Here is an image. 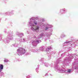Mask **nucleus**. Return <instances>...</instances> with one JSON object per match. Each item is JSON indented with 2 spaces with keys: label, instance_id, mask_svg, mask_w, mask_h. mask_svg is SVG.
Here are the masks:
<instances>
[{
  "label": "nucleus",
  "instance_id": "f257e3e1",
  "mask_svg": "<svg viewBox=\"0 0 78 78\" xmlns=\"http://www.w3.org/2000/svg\"><path fill=\"white\" fill-rule=\"evenodd\" d=\"M18 52H20L21 54H24L25 53V50L23 49V48H20L17 50Z\"/></svg>",
  "mask_w": 78,
  "mask_h": 78
},
{
  "label": "nucleus",
  "instance_id": "f03ea898",
  "mask_svg": "<svg viewBox=\"0 0 78 78\" xmlns=\"http://www.w3.org/2000/svg\"><path fill=\"white\" fill-rule=\"evenodd\" d=\"M31 30H35L36 31H38L39 30V28L37 26H36L35 27H33L31 28Z\"/></svg>",
  "mask_w": 78,
  "mask_h": 78
},
{
  "label": "nucleus",
  "instance_id": "7ed1b4c3",
  "mask_svg": "<svg viewBox=\"0 0 78 78\" xmlns=\"http://www.w3.org/2000/svg\"><path fill=\"white\" fill-rule=\"evenodd\" d=\"M0 69L2 70L3 69V66L2 65H0Z\"/></svg>",
  "mask_w": 78,
  "mask_h": 78
},
{
  "label": "nucleus",
  "instance_id": "20e7f679",
  "mask_svg": "<svg viewBox=\"0 0 78 78\" xmlns=\"http://www.w3.org/2000/svg\"><path fill=\"white\" fill-rule=\"evenodd\" d=\"M68 73H70V69H68Z\"/></svg>",
  "mask_w": 78,
  "mask_h": 78
},
{
  "label": "nucleus",
  "instance_id": "39448f33",
  "mask_svg": "<svg viewBox=\"0 0 78 78\" xmlns=\"http://www.w3.org/2000/svg\"><path fill=\"white\" fill-rule=\"evenodd\" d=\"M69 42H65V44H69Z\"/></svg>",
  "mask_w": 78,
  "mask_h": 78
},
{
  "label": "nucleus",
  "instance_id": "423d86ee",
  "mask_svg": "<svg viewBox=\"0 0 78 78\" xmlns=\"http://www.w3.org/2000/svg\"><path fill=\"white\" fill-rule=\"evenodd\" d=\"M31 26H33V27H34V25L33 24L32 25H31Z\"/></svg>",
  "mask_w": 78,
  "mask_h": 78
},
{
  "label": "nucleus",
  "instance_id": "0eeeda50",
  "mask_svg": "<svg viewBox=\"0 0 78 78\" xmlns=\"http://www.w3.org/2000/svg\"><path fill=\"white\" fill-rule=\"evenodd\" d=\"M48 27H46V28L45 30H48Z\"/></svg>",
  "mask_w": 78,
  "mask_h": 78
},
{
  "label": "nucleus",
  "instance_id": "6e6552de",
  "mask_svg": "<svg viewBox=\"0 0 78 78\" xmlns=\"http://www.w3.org/2000/svg\"><path fill=\"white\" fill-rule=\"evenodd\" d=\"M34 23L35 25H36V24H37V22Z\"/></svg>",
  "mask_w": 78,
  "mask_h": 78
},
{
  "label": "nucleus",
  "instance_id": "1a4fd4ad",
  "mask_svg": "<svg viewBox=\"0 0 78 78\" xmlns=\"http://www.w3.org/2000/svg\"><path fill=\"white\" fill-rule=\"evenodd\" d=\"M1 69H0V71L1 70Z\"/></svg>",
  "mask_w": 78,
  "mask_h": 78
}]
</instances>
